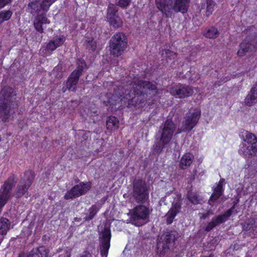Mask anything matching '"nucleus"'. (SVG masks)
<instances>
[{
  "mask_svg": "<svg viewBox=\"0 0 257 257\" xmlns=\"http://www.w3.org/2000/svg\"><path fill=\"white\" fill-rule=\"evenodd\" d=\"M143 88L144 90V93H147L148 91H154L155 93H157V87L156 85L151 83L149 81L143 80Z\"/></svg>",
  "mask_w": 257,
  "mask_h": 257,
  "instance_id": "30",
  "label": "nucleus"
},
{
  "mask_svg": "<svg viewBox=\"0 0 257 257\" xmlns=\"http://www.w3.org/2000/svg\"><path fill=\"white\" fill-rule=\"evenodd\" d=\"M190 0H156L157 8L166 18H171L175 13H185L189 7Z\"/></svg>",
  "mask_w": 257,
  "mask_h": 257,
  "instance_id": "3",
  "label": "nucleus"
},
{
  "mask_svg": "<svg viewBox=\"0 0 257 257\" xmlns=\"http://www.w3.org/2000/svg\"><path fill=\"white\" fill-rule=\"evenodd\" d=\"M119 121L118 119L113 116H109L106 121V127L108 130H112L118 128Z\"/></svg>",
  "mask_w": 257,
  "mask_h": 257,
  "instance_id": "27",
  "label": "nucleus"
},
{
  "mask_svg": "<svg viewBox=\"0 0 257 257\" xmlns=\"http://www.w3.org/2000/svg\"><path fill=\"white\" fill-rule=\"evenodd\" d=\"M242 227L243 230L249 231L254 235L257 234L255 221L253 219L251 218L246 220L243 223H242Z\"/></svg>",
  "mask_w": 257,
  "mask_h": 257,
  "instance_id": "22",
  "label": "nucleus"
},
{
  "mask_svg": "<svg viewBox=\"0 0 257 257\" xmlns=\"http://www.w3.org/2000/svg\"><path fill=\"white\" fill-rule=\"evenodd\" d=\"M254 29V27L252 26L246 30L247 36L239 45L240 49L237 51L238 56H243L255 49L257 44V33Z\"/></svg>",
  "mask_w": 257,
  "mask_h": 257,
  "instance_id": "7",
  "label": "nucleus"
},
{
  "mask_svg": "<svg viewBox=\"0 0 257 257\" xmlns=\"http://www.w3.org/2000/svg\"><path fill=\"white\" fill-rule=\"evenodd\" d=\"M91 188V183L88 182H80L79 184L75 185L71 189L68 191L64 196L66 200L74 199L81 195H84Z\"/></svg>",
  "mask_w": 257,
  "mask_h": 257,
  "instance_id": "14",
  "label": "nucleus"
},
{
  "mask_svg": "<svg viewBox=\"0 0 257 257\" xmlns=\"http://www.w3.org/2000/svg\"><path fill=\"white\" fill-rule=\"evenodd\" d=\"M64 41V38L63 36L62 37L56 38L50 41L47 46V48L48 50L53 51L58 47L62 45Z\"/></svg>",
  "mask_w": 257,
  "mask_h": 257,
  "instance_id": "25",
  "label": "nucleus"
},
{
  "mask_svg": "<svg viewBox=\"0 0 257 257\" xmlns=\"http://www.w3.org/2000/svg\"><path fill=\"white\" fill-rule=\"evenodd\" d=\"M193 159L194 157L193 155L190 153H187L184 155L180 161V167L182 169H186L192 163Z\"/></svg>",
  "mask_w": 257,
  "mask_h": 257,
  "instance_id": "23",
  "label": "nucleus"
},
{
  "mask_svg": "<svg viewBox=\"0 0 257 257\" xmlns=\"http://www.w3.org/2000/svg\"><path fill=\"white\" fill-rule=\"evenodd\" d=\"M256 140H257V138L253 134L248 132L245 133L244 141L247 142V145H250Z\"/></svg>",
  "mask_w": 257,
  "mask_h": 257,
  "instance_id": "38",
  "label": "nucleus"
},
{
  "mask_svg": "<svg viewBox=\"0 0 257 257\" xmlns=\"http://www.w3.org/2000/svg\"><path fill=\"white\" fill-rule=\"evenodd\" d=\"M251 152L254 155L257 152V140L249 145Z\"/></svg>",
  "mask_w": 257,
  "mask_h": 257,
  "instance_id": "42",
  "label": "nucleus"
},
{
  "mask_svg": "<svg viewBox=\"0 0 257 257\" xmlns=\"http://www.w3.org/2000/svg\"><path fill=\"white\" fill-rule=\"evenodd\" d=\"M143 80H135L133 83V88L134 89V91L138 95H142L144 94V90L143 88Z\"/></svg>",
  "mask_w": 257,
  "mask_h": 257,
  "instance_id": "29",
  "label": "nucleus"
},
{
  "mask_svg": "<svg viewBox=\"0 0 257 257\" xmlns=\"http://www.w3.org/2000/svg\"><path fill=\"white\" fill-rule=\"evenodd\" d=\"M178 237L177 231H166L158 235L157 239V252L160 256H163L173 247L175 242Z\"/></svg>",
  "mask_w": 257,
  "mask_h": 257,
  "instance_id": "4",
  "label": "nucleus"
},
{
  "mask_svg": "<svg viewBox=\"0 0 257 257\" xmlns=\"http://www.w3.org/2000/svg\"><path fill=\"white\" fill-rule=\"evenodd\" d=\"M234 204L230 209L227 210L224 214L213 217L211 221L209 222L206 226L205 230L207 232H209L215 227L224 222L227 218L232 214L233 209L234 208Z\"/></svg>",
  "mask_w": 257,
  "mask_h": 257,
  "instance_id": "17",
  "label": "nucleus"
},
{
  "mask_svg": "<svg viewBox=\"0 0 257 257\" xmlns=\"http://www.w3.org/2000/svg\"><path fill=\"white\" fill-rule=\"evenodd\" d=\"M169 91L172 95L179 98L187 97L193 93V90L191 87L183 84L171 87Z\"/></svg>",
  "mask_w": 257,
  "mask_h": 257,
  "instance_id": "16",
  "label": "nucleus"
},
{
  "mask_svg": "<svg viewBox=\"0 0 257 257\" xmlns=\"http://www.w3.org/2000/svg\"><path fill=\"white\" fill-rule=\"evenodd\" d=\"M11 222L10 220L4 217L0 219V234L6 235L8 231L10 229Z\"/></svg>",
  "mask_w": 257,
  "mask_h": 257,
  "instance_id": "24",
  "label": "nucleus"
},
{
  "mask_svg": "<svg viewBox=\"0 0 257 257\" xmlns=\"http://www.w3.org/2000/svg\"><path fill=\"white\" fill-rule=\"evenodd\" d=\"M187 198L193 204L201 203V198L196 192L188 193Z\"/></svg>",
  "mask_w": 257,
  "mask_h": 257,
  "instance_id": "32",
  "label": "nucleus"
},
{
  "mask_svg": "<svg viewBox=\"0 0 257 257\" xmlns=\"http://www.w3.org/2000/svg\"><path fill=\"white\" fill-rule=\"evenodd\" d=\"M215 189H218V190L223 192V187H222V184L221 182H219V183L217 185V186L215 188Z\"/></svg>",
  "mask_w": 257,
  "mask_h": 257,
  "instance_id": "47",
  "label": "nucleus"
},
{
  "mask_svg": "<svg viewBox=\"0 0 257 257\" xmlns=\"http://www.w3.org/2000/svg\"><path fill=\"white\" fill-rule=\"evenodd\" d=\"M110 24L114 28H118L121 26L122 21L118 16L110 18L108 19Z\"/></svg>",
  "mask_w": 257,
  "mask_h": 257,
  "instance_id": "33",
  "label": "nucleus"
},
{
  "mask_svg": "<svg viewBox=\"0 0 257 257\" xmlns=\"http://www.w3.org/2000/svg\"><path fill=\"white\" fill-rule=\"evenodd\" d=\"M34 179V174L33 172L27 171L25 173L17 186L15 193L16 198H19L25 195H28V190L31 186Z\"/></svg>",
  "mask_w": 257,
  "mask_h": 257,
  "instance_id": "9",
  "label": "nucleus"
},
{
  "mask_svg": "<svg viewBox=\"0 0 257 257\" xmlns=\"http://www.w3.org/2000/svg\"><path fill=\"white\" fill-rule=\"evenodd\" d=\"M200 117V111L196 109L190 110L184 117L182 123L186 130L190 131L197 124Z\"/></svg>",
  "mask_w": 257,
  "mask_h": 257,
  "instance_id": "15",
  "label": "nucleus"
},
{
  "mask_svg": "<svg viewBox=\"0 0 257 257\" xmlns=\"http://www.w3.org/2000/svg\"><path fill=\"white\" fill-rule=\"evenodd\" d=\"M131 2V0H119L116 5L122 9H124L130 6Z\"/></svg>",
  "mask_w": 257,
  "mask_h": 257,
  "instance_id": "40",
  "label": "nucleus"
},
{
  "mask_svg": "<svg viewBox=\"0 0 257 257\" xmlns=\"http://www.w3.org/2000/svg\"><path fill=\"white\" fill-rule=\"evenodd\" d=\"M238 153L246 158H249L253 156L249 145L244 143L242 144L240 146Z\"/></svg>",
  "mask_w": 257,
  "mask_h": 257,
  "instance_id": "26",
  "label": "nucleus"
},
{
  "mask_svg": "<svg viewBox=\"0 0 257 257\" xmlns=\"http://www.w3.org/2000/svg\"><path fill=\"white\" fill-rule=\"evenodd\" d=\"M12 0H0V9L9 4Z\"/></svg>",
  "mask_w": 257,
  "mask_h": 257,
  "instance_id": "44",
  "label": "nucleus"
},
{
  "mask_svg": "<svg viewBox=\"0 0 257 257\" xmlns=\"http://www.w3.org/2000/svg\"><path fill=\"white\" fill-rule=\"evenodd\" d=\"M176 125L171 119H167L160 126L155 136V142L153 149L156 154H160L163 149L171 142L175 131Z\"/></svg>",
  "mask_w": 257,
  "mask_h": 257,
  "instance_id": "1",
  "label": "nucleus"
},
{
  "mask_svg": "<svg viewBox=\"0 0 257 257\" xmlns=\"http://www.w3.org/2000/svg\"><path fill=\"white\" fill-rule=\"evenodd\" d=\"M127 46V38L122 33L114 34L109 41L110 54L114 57L120 56Z\"/></svg>",
  "mask_w": 257,
  "mask_h": 257,
  "instance_id": "8",
  "label": "nucleus"
},
{
  "mask_svg": "<svg viewBox=\"0 0 257 257\" xmlns=\"http://www.w3.org/2000/svg\"><path fill=\"white\" fill-rule=\"evenodd\" d=\"M213 214V212L211 209L208 210L205 213H199L198 214L200 219H205L208 218L211 215Z\"/></svg>",
  "mask_w": 257,
  "mask_h": 257,
  "instance_id": "41",
  "label": "nucleus"
},
{
  "mask_svg": "<svg viewBox=\"0 0 257 257\" xmlns=\"http://www.w3.org/2000/svg\"><path fill=\"white\" fill-rule=\"evenodd\" d=\"M204 35L208 38L214 39L218 36L219 33L215 28L211 27L206 30Z\"/></svg>",
  "mask_w": 257,
  "mask_h": 257,
  "instance_id": "31",
  "label": "nucleus"
},
{
  "mask_svg": "<svg viewBox=\"0 0 257 257\" xmlns=\"http://www.w3.org/2000/svg\"><path fill=\"white\" fill-rule=\"evenodd\" d=\"M50 23L45 13L38 15L34 21V26L35 29L39 32L42 33L44 29L46 28L47 25Z\"/></svg>",
  "mask_w": 257,
  "mask_h": 257,
  "instance_id": "18",
  "label": "nucleus"
},
{
  "mask_svg": "<svg viewBox=\"0 0 257 257\" xmlns=\"http://www.w3.org/2000/svg\"><path fill=\"white\" fill-rule=\"evenodd\" d=\"M98 229L100 254L102 257H107L111 236L110 230L106 225L99 226Z\"/></svg>",
  "mask_w": 257,
  "mask_h": 257,
  "instance_id": "11",
  "label": "nucleus"
},
{
  "mask_svg": "<svg viewBox=\"0 0 257 257\" xmlns=\"http://www.w3.org/2000/svg\"><path fill=\"white\" fill-rule=\"evenodd\" d=\"M98 210L99 209L96 205H92L88 210L89 213L86 214V216L83 218L84 221H89L92 220Z\"/></svg>",
  "mask_w": 257,
  "mask_h": 257,
  "instance_id": "28",
  "label": "nucleus"
},
{
  "mask_svg": "<svg viewBox=\"0 0 257 257\" xmlns=\"http://www.w3.org/2000/svg\"><path fill=\"white\" fill-rule=\"evenodd\" d=\"M215 6V3L213 0H205V2L202 4L201 11L205 9L206 15L209 17L212 14Z\"/></svg>",
  "mask_w": 257,
  "mask_h": 257,
  "instance_id": "21",
  "label": "nucleus"
},
{
  "mask_svg": "<svg viewBox=\"0 0 257 257\" xmlns=\"http://www.w3.org/2000/svg\"><path fill=\"white\" fill-rule=\"evenodd\" d=\"M16 184V178L14 175H12L8 178L1 187L0 189V214L2 212V208L11 197L12 189Z\"/></svg>",
  "mask_w": 257,
  "mask_h": 257,
  "instance_id": "10",
  "label": "nucleus"
},
{
  "mask_svg": "<svg viewBox=\"0 0 257 257\" xmlns=\"http://www.w3.org/2000/svg\"><path fill=\"white\" fill-rule=\"evenodd\" d=\"M223 192L218 190V189H215L213 193L212 194L210 199L208 201V203L212 205V202L215 201L218 199L222 194Z\"/></svg>",
  "mask_w": 257,
  "mask_h": 257,
  "instance_id": "37",
  "label": "nucleus"
},
{
  "mask_svg": "<svg viewBox=\"0 0 257 257\" xmlns=\"http://www.w3.org/2000/svg\"><path fill=\"white\" fill-rule=\"evenodd\" d=\"M56 0H30L28 11L32 15H35L41 11L47 12L51 5Z\"/></svg>",
  "mask_w": 257,
  "mask_h": 257,
  "instance_id": "13",
  "label": "nucleus"
},
{
  "mask_svg": "<svg viewBox=\"0 0 257 257\" xmlns=\"http://www.w3.org/2000/svg\"><path fill=\"white\" fill-rule=\"evenodd\" d=\"M70 255L71 251L69 250H67L64 254L60 255L59 257H70Z\"/></svg>",
  "mask_w": 257,
  "mask_h": 257,
  "instance_id": "45",
  "label": "nucleus"
},
{
  "mask_svg": "<svg viewBox=\"0 0 257 257\" xmlns=\"http://www.w3.org/2000/svg\"><path fill=\"white\" fill-rule=\"evenodd\" d=\"M14 89L8 86L4 87L0 92V116L3 121H6L10 114L15 111L17 104Z\"/></svg>",
  "mask_w": 257,
  "mask_h": 257,
  "instance_id": "2",
  "label": "nucleus"
},
{
  "mask_svg": "<svg viewBox=\"0 0 257 257\" xmlns=\"http://www.w3.org/2000/svg\"><path fill=\"white\" fill-rule=\"evenodd\" d=\"M244 104L250 106L257 103V82L253 85L249 92L246 96Z\"/></svg>",
  "mask_w": 257,
  "mask_h": 257,
  "instance_id": "19",
  "label": "nucleus"
},
{
  "mask_svg": "<svg viewBox=\"0 0 257 257\" xmlns=\"http://www.w3.org/2000/svg\"><path fill=\"white\" fill-rule=\"evenodd\" d=\"M93 112H94V113H97V111H94Z\"/></svg>",
  "mask_w": 257,
  "mask_h": 257,
  "instance_id": "49",
  "label": "nucleus"
},
{
  "mask_svg": "<svg viewBox=\"0 0 257 257\" xmlns=\"http://www.w3.org/2000/svg\"><path fill=\"white\" fill-rule=\"evenodd\" d=\"M181 208V204L179 202H176L172 204L171 208L165 215L166 221L168 224H171Z\"/></svg>",
  "mask_w": 257,
  "mask_h": 257,
  "instance_id": "20",
  "label": "nucleus"
},
{
  "mask_svg": "<svg viewBox=\"0 0 257 257\" xmlns=\"http://www.w3.org/2000/svg\"><path fill=\"white\" fill-rule=\"evenodd\" d=\"M85 44L86 48L89 51H94L96 48V43L93 39L86 40Z\"/></svg>",
  "mask_w": 257,
  "mask_h": 257,
  "instance_id": "36",
  "label": "nucleus"
},
{
  "mask_svg": "<svg viewBox=\"0 0 257 257\" xmlns=\"http://www.w3.org/2000/svg\"><path fill=\"white\" fill-rule=\"evenodd\" d=\"M151 212L148 206L139 204L130 211V222L137 226H142L149 221Z\"/></svg>",
  "mask_w": 257,
  "mask_h": 257,
  "instance_id": "6",
  "label": "nucleus"
},
{
  "mask_svg": "<svg viewBox=\"0 0 257 257\" xmlns=\"http://www.w3.org/2000/svg\"><path fill=\"white\" fill-rule=\"evenodd\" d=\"M118 10L116 7L113 4H110L108 6L107 8V19L117 16L116 15V13Z\"/></svg>",
  "mask_w": 257,
  "mask_h": 257,
  "instance_id": "35",
  "label": "nucleus"
},
{
  "mask_svg": "<svg viewBox=\"0 0 257 257\" xmlns=\"http://www.w3.org/2000/svg\"><path fill=\"white\" fill-rule=\"evenodd\" d=\"M80 257H92L91 254L88 251H85L83 252V254Z\"/></svg>",
  "mask_w": 257,
  "mask_h": 257,
  "instance_id": "46",
  "label": "nucleus"
},
{
  "mask_svg": "<svg viewBox=\"0 0 257 257\" xmlns=\"http://www.w3.org/2000/svg\"><path fill=\"white\" fill-rule=\"evenodd\" d=\"M225 181V180L224 179H221L219 182H221V183H222L223 182H224Z\"/></svg>",
  "mask_w": 257,
  "mask_h": 257,
  "instance_id": "48",
  "label": "nucleus"
},
{
  "mask_svg": "<svg viewBox=\"0 0 257 257\" xmlns=\"http://www.w3.org/2000/svg\"><path fill=\"white\" fill-rule=\"evenodd\" d=\"M12 12L10 10L3 11L0 12V24L4 21L9 20L12 15Z\"/></svg>",
  "mask_w": 257,
  "mask_h": 257,
  "instance_id": "34",
  "label": "nucleus"
},
{
  "mask_svg": "<svg viewBox=\"0 0 257 257\" xmlns=\"http://www.w3.org/2000/svg\"><path fill=\"white\" fill-rule=\"evenodd\" d=\"M162 55L167 59H174L177 57V53L169 50H164L162 52Z\"/></svg>",
  "mask_w": 257,
  "mask_h": 257,
  "instance_id": "39",
  "label": "nucleus"
},
{
  "mask_svg": "<svg viewBox=\"0 0 257 257\" xmlns=\"http://www.w3.org/2000/svg\"><path fill=\"white\" fill-rule=\"evenodd\" d=\"M133 201L137 204L145 203L149 198V187L145 180L135 179L133 183L132 193Z\"/></svg>",
  "mask_w": 257,
  "mask_h": 257,
  "instance_id": "5",
  "label": "nucleus"
},
{
  "mask_svg": "<svg viewBox=\"0 0 257 257\" xmlns=\"http://www.w3.org/2000/svg\"><path fill=\"white\" fill-rule=\"evenodd\" d=\"M85 67L86 64L85 61L83 60H79L78 62L77 69L71 73L67 80L66 89L73 91L75 90L79 77Z\"/></svg>",
  "mask_w": 257,
  "mask_h": 257,
  "instance_id": "12",
  "label": "nucleus"
},
{
  "mask_svg": "<svg viewBox=\"0 0 257 257\" xmlns=\"http://www.w3.org/2000/svg\"><path fill=\"white\" fill-rule=\"evenodd\" d=\"M185 129V126L183 124V123H182L181 127L180 128L177 129V131L176 132L175 131L174 135L179 134L182 133V132H189V130H186Z\"/></svg>",
  "mask_w": 257,
  "mask_h": 257,
  "instance_id": "43",
  "label": "nucleus"
}]
</instances>
